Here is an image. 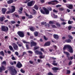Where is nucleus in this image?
Wrapping results in <instances>:
<instances>
[{
    "mask_svg": "<svg viewBox=\"0 0 75 75\" xmlns=\"http://www.w3.org/2000/svg\"><path fill=\"white\" fill-rule=\"evenodd\" d=\"M35 1L34 0H32L30 2H28L27 3V5L28 7H31L34 5Z\"/></svg>",
    "mask_w": 75,
    "mask_h": 75,
    "instance_id": "obj_5",
    "label": "nucleus"
},
{
    "mask_svg": "<svg viewBox=\"0 0 75 75\" xmlns=\"http://www.w3.org/2000/svg\"><path fill=\"white\" fill-rule=\"evenodd\" d=\"M51 59H53V60H55V59H57V58L54 57H51Z\"/></svg>",
    "mask_w": 75,
    "mask_h": 75,
    "instance_id": "obj_53",
    "label": "nucleus"
},
{
    "mask_svg": "<svg viewBox=\"0 0 75 75\" xmlns=\"http://www.w3.org/2000/svg\"><path fill=\"white\" fill-rule=\"evenodd\" d=\"M21 72L23 73V74L25 73V71H24V70H23L22 69H21Z\"/></svg>",
    "mask_w": 75,
    "mask_h": 75,
    "instance_id": "obj_36",
    "label": "nucleus"
},
{
    "mask_svg": "<svg viewBox=\"0 0 75 75\" xmlns=\"http://www.w3.org/2000/svg\"><path fill=\"white\" fill-rule=\"evenodd\" d=\"M56 25L57 27H61V25L59 23H56Z\"/></svg>",
    "mask_w": 75,
    "mask_h": 75,
    "instance_id": "obj_32",
    "label": "nucleus"
},
{
    "mask_svg": "<svg viewBox=\"0 0 75 75\" xmlns=\"http://www.w3.org/2000/svg\"><path fill=\"white\" fill-rule=\"evenodd\" d=\"M17 34L21 38H23L24 37V33L21 31H18L17 32Z\"/></svg>",
    "mask_w": 75,
    "mask_h": 75,
    "instance_id": "obj_7",
    "label": "nucleus"
},
{
    "mask_svg": "<svg viewBox=\"0 0 75 75\" xmlns=\"http://www.w3.org/2000/svg\"><path fill=\"white\" fill-rule=\"evenodd\" d=\"M14 2L13 0H9L7 1L8 4H10Z\"/></svg>",
    "mask_w": 75,
    "mask_h": 75,
    "instance_id": "obj_23",
    "label": "nucleus"
},
{
    "mask_svg": "<svg viewBox=\"0 0 75 75\" xmlns=\"http://www.w3.org/2000/svg\"><path fill=\"white\" fill-rule=\"evenodd\" d=\"M51 45V42L50 41L47 42V46H50Z\"/></svg>",
    "mask_w": 75,
    "mask_h": 75,
    "instance_id": "obj_38",
    "label": "nucleus"
},
{
    "mask_svg": "<svg viewBox=\"0 0 75 75\" xmlns=\"http://www.w3.org/2000/svg\"><path fill=\"white\" fill-rule=\"evenodd\" d=\"M40 50L41 51H42L43 52H44V49L42 48L40 49Z\"/></svg>",
    "mask_w": 75,
    "mask_h": 75,
    "instance_id": "obj_61",
    "label": "nucleus"
},
{
    "mask_svg": "<svg viewBox=\"0 0 75 75\" xmlns=\"http://www.w3.org/2000/svg\"><path fill=\"white\" fill-rule=\"evenodd\" d=\"M61 5H56V7L58 8V7H61Z\"/></svg>",
    "mask_w": 75,
    "mask_h": 75,
    "instance_id": "obj_60",
    "label": "nucleus"
},
{
    "mask_svg": "<svg viewBox=\"0 0 75 75\" xmlns=\"http://www.w3.org/2000/svg\"><path fill=\"white\" fill-rule=\"evenodd\" d=\"M18 11L20 14H22V13H23L22 11H20L19 10H18Z\"/></svg>",
    "mask_w": 75,
    "mask_h": 75,
    "instance_id": "obj_46",
    "label": "nucleus"
},
{
    "mask_svg": "<svg viewBox=\"0 0 75 75\" xmlns=\"http://www.w3.org/2000/svg\"><path fill=\"white\" fill-rule=\"evenodd\" d=\"M54 21H50L49 22V23L50 24H54Z\"/></svg>",
    "mask_w": 75,
    "mask_h": 75,
    "instance_id": "obj_31",
    "label": "nucleus"
},
{
    "mask_svg": "<svg viewBox=\"0 0 75 75\" xmlns=\"http://www.w3.org/2000/svg\"><path fill=\"white\" fill-rule=\"evenodd\" d=\"M71 74V71L67 70V74Z\"/></svg>",
    "mask_w": 75,
    "mask_h": 75,
    "instance_id": "obj_34",
    "label": "nucleus"
},
{
    "mask_svg": "<svg viewBox=\"0 0 75 75\" xmlns=\"http://www.w3.org/2000/svg\"><path fill=\"white\" fill-rule=\"evenodd\" d=\"M73 23V21H70L69 20L68 21V24H72V23Z\"/></svg>",
    "mask_w": 75,
    "mask_h": 75,
    "instance_id": "obj_35",
    "label": "nucleus"
},
{
    "mask_svg": "<svg viewBox=\"0 0 75 75\" xmlns=\"http://www.w3.org/2000/svg\"><path fill=\"white\" fill-rule=\"evenodd\" d=\"M34 8H35V9L36 10H38V6H37L36 4L34 5Z\"/></svg>",
    "mask_w": 75,
    "mask_h": 75,
    "instance_id": "obj_25",
    "label": "nucleus"
},
{
    "mask_svg": "<svg viewBox=\"0 0 75 75\" xmlns=\"http://www.w3.org/2000/svg\"><path fill=\"white\" fill-rule=\"evenodd\" d=\"M15 17L17 18H19V16H18V15H17V14H15Z\"/></svg>",
    "mask_w": 75,
    "mask_h": 75,
    "instance_id": "obj_62",
    "label": "nucleus"
},
{
    "mask_svg": "<svg viewBox=\"0 0 75 75\" xmlns=\"http://www.w3.org/2000/svg\"><path fill=\"white\" fill-rule=\"evenodd\" d=\"M68 37L69 38H70V39H71V40H72L73 39V38L72 37L71 35H68Z\"/></svg>",
    "mask_w": 75,
    "mask_h": 75,
    "instance_id": "obj_33",
    "label": "nucleus"
},
{
    "mask_svg": "<svg viewBox=\"0 0 75 75\" xmlns=\"http://www.w3.org/2000/svg\"><path fill=\"white\" fill-rule=\"evenodd\" d=\"M66 6L69 8V9H72L73 8V5L71 4L69 5V6H68V5H67Z\"/></svg>",
    "mask_w": 75,
    "mask_h": 75,
    "instance_id": "obj_19",
    "label": "nucleus"
},
{
    "mask_svg": "<svg viewBox=\"0 0 75 75\" xmlns=\"http://www.w3.org/2000/svg\"><path fill=\"white\" fill-rule=\"evenodd\" d=\"M58 1L55 0L54 1H52L50 2H49L47 3L48 4L50 5L51 4L52 5H55V4L54 3H56L57 4L58 3Z\"/></svg>",
    "mask_w": 75,
    "mask_h": 75,
    "instance_id": "obj_9",
    "label": "nucleus"
},
{
    "mask_svg": "<svg viewBox=\"0 0 75 75\" xmlns=\"http://www.w3.org/2000/svg\"><path fill=\"white\" fill-rule=\"evenodd\" d=\"M53 47L55 48L54 50H57V46H56L55 45H53Z\"/></svg>",
    "mask_w": 75,
    "mask_h": 75,
    "instance_id": "obj_42",
    "label": "nucleus"
},
{
    "mask_svg": "<svg viewBox=\"0 0 75 75\" xmlns=\"http://www.w3.org/2000/svg\"><path fill=\"white\" fill-rule=\"evenodd\" d=\"M56 62V61L54 60L53 62V65L54 66H57V63H55Z\"/></svg>",
    "mask_w": 75,
    "mask_h": 75,
    "instance_id": "obj_26",
    "label": "nucleus"
},
{
    "mask_svg": "<svg viewBox=\"0 0 75 75\" xmlns=\"http://www.w3.org/2000/svg\"><path fill=\"white\" fill-rule=\"evenodd\" d=\"M0 54L1 55H2V56H3L4 57V52L3 51H1L0 52Z\"/></svg>",
    "mask_w": 75,
    "mask_h": 75,
    "instance_id": "obj_29",
    "label": "nucleus"
},
{
    "mask_svg": "<svg viewBox=\"0 0 75 75\" xmlns=\"http://www.w3.org/2000/svg\"><path fill=\"white\" fill-rule=\"evenodd\" d=\"M1 65H4L6 66V65H7V64H6V61L3 62L1 64Z\"/></svg>",
    "mask_w": 75,
    "mask_h": 75,
    "instance_id": "obj_30",
    "label": "nucleus"
},
{
    "mask_svg": "<svg viewBox=\"0 0 75 75\" xmlns=\"http://www.w3.org/2000/svg\"><path fill=\"white\" fill-rule=\"evenodd\" d=\"M16 66L18 68H21L22 67L23 65H22V64H21L20 62H18L16 64Z\"/></svg>",
    "mask_w": 75,
    "mask_h": 75,
    "instance_id": "obj_13",
    "label": "nucleus"
},
{
    "mask_svg": "<svg viewBox=\"0 0 75 75\" xmlns=\"http://www.w3.org/2000/svg\"><path fill=\"white\" fill-rule=\"evenodd\" d=\"M67 49V51H68L70 53L72 54L74 52V51H73V49L72 47L70 45H65L63 48V51H65L66 49Z\"/></svg>",
    "mask_w": 75,
    "mask_h": 75,
    "instance_id": "obj_1",
    "label": "nucleus"
},
{
    "mask_svg": "<svg viewBox=\"0 0 75 75\" xmlns=\"http://www.w3.org/2000/svg\"><path fill=\"white\" fill-rule=\"evenodd\" d=\"M26 54V52H23V54L21 56L22 57H23L24 55H25Z\"/></svg>",
    "mask_w": 75,
    "mask_h": 75,
    "instance_id": "obj_47",
    "label": "nucleus"
},
{
    "mask_svg": "<svg viewBox=\"0 0 75 75\" xmlns=\"http://www.w3.org/2000/svg\"><path fill=\"white\" fill-rule=\"evenodd\" d=\"M53 12L54 13H57V12H58V11H57L55 10V9H53Z\"/></svg>",
    "mask_w": 75,
    "mask_h": 75,
    "instance_id": "obj_59",
    "label": "nucleus"
},
{
    "mask_svg": "<svg viewBox=\"0 0 75 75\" xmlns=\"http://www.w3.org/2000/svg\"><path fill=\"white\" fill-rule=\"evenodd\" d=\"M1 30L2 31L7 32L8 31V28L7 26L6 27L5 26H2L1 27Z\"/></svg>",
    "mask_w": 75,
    "mask_h": 75,
    "instance_id": "obj_8",
    "label": "nucleus"
},
{
    "mask_svg": "<svg viewBox=\"0 0 75 75\" xmlns=\"http://www.w3.org/2000/svg\"><path fill=\"white\" fill-rule=\"evenodd\" d=\"M42 8L45 11L42 9H41L40 10V12L41 13L43 14H47V9L45 7H43Z\"/></svg>",
    "mask_w": 75,
    "mask_h": 75,
    "instance_id": "obj_6",
    "label": "nucleus"
},
{
    "mask_svg": "<svg viewBox=\"0 0 75 75\" xmlns=\"http://www.w3.org/2000/svg\"><path fill=\"white\" fill-rule=\"evenodd\" d=\"M51 26L52 27V28H55V27H56V26H55V25H51Z\"/></svg>",
    "mask_w": 75,
    "mask_h": 75,
    "instance_id": "obj_58",
    "label": "nucleus"
},
{
    "mask_svg": "<svg viewBox=\"0 0 75 75\" xmlns=\"http://www.w3.org/2000/svg\"><path fill=\"white\" fill-rule=\"evenodd\" d=\"M34 34L35 37H37L38 35V32L35 31L34 32Z\"/></svg>",
    "mask_w": 75,
    "mask_h": 75,
    "instance_id": "obj_27",
    "label": "nucleus"
},
{
    "mask_svg": "<svg viewBox=\"0 0 75 75\" xmlns=\"http://www.w3.org/2000/svg\"><path fill=\"white\" fill-rule=\"evenodd\" d=\"M11 59H12V60H16V58H15V57H14V56H13L12 57Z\"/></svg>",
    "mask_w": 75,
    "mask_h": 75,
    "instance_id": "obj_51",
    "label": "nucleus"
},
{
    "mask_svg": "<svg viewBox=\"0 0 75 75\" xmlns=\"http://www.w3.org/2000/svg\"><path fill=\"white\" fill-rule=\"evenodd\" d=\"M11 24H16V21H11Z\"/></svg>",
    "mask_w": 75,
    "mask_h": 75,
    "instance_id": "obj_40",
    "label": "nucleus"
},
{
    "mask_svg": "<svg viewBox=\"0 0 75 75\" xmlns=\"http://www.w3.org/2000/svg\"><path fill=\"white\" fill-rule=\"evenodd\" d=\"M11 7L13 8L11 10L10 9L9 11H8L6 12V14H10V13H13L15 11V10H16V8L14 6H11Z\"/></svg>",
    "mask_w": 75,
    "mask_h": 75,
    "instance_id": "obj_4",
    "label": "nucleus"
},
{
    "mask_svg": "<svg viewBox=\"0 0 75 75\" xmlns=\"http://www.w3.org/2000/svg\"><path fill=\"white\" fill-rule=\"evenodd\" d=\"M9 69L12 75H15V74H17V71L15 69H13L12 67H9Z\"/></svg>",
    "mask_w": 75,
    "mask_h": 75,
    "instance_id": "obj_2",
    "label": "nucleus"
},
{
    "mask_svg": "<svg viewBox=\"0 0 75 75\" xmlns=\"http://www.w3.org/2000/svg\"><path fill=\"white\" fill-rule=\"evenodd\" d=\"M29 62L30 64H33V61L30 60Z\"/></svg>",
    "mask_w": 75,
    "mask_h": 75,
    "instance_id": "obj_57",
    "label": "nucleus"
},
{
    "mask_svg": "<svg viewBox=\"0 0 75 75\" xmlns=\"http://www.w3.org/2000/svg\"><path fill=\"white\" fill-rule=\"evenodd\" d=\"M64 54H65L67 55V57L68 58V60H72V59H74V57L73 56L72 57H69L70 56V54H69V53L68 52H66L65 51H64L63 52Z\"/></svg>",
    "mask_w": 75,
    "mask_h": 75,
    "instance_id": "obj_3",
    "label": "nucleus"
},
{
    "mask_svg": "<svg viewBox=\"0 0 75 75\" xmlns=\"http://www.w3.org/2000/svg\"><path fill=\"white\" fill-rule=\"evenodd\" d=\"M44 46L45 47L46 46H47V42H46L44 45Z\"/></svg>",
    "mask_w": 75,
    "mask_h": 75,
    "instance_id": "obj_64",
    "label": "nucleus"
},
{
    "mask_svg": "<svg viewBox=\"0 0 75 75\" xmlns=\"http://www.w3.org/2000/svg\"><path fill=\"white\" fill-rule=\"evenodd\" d=\"M9 50H10L11 51H12V52H14V50L13 49V48L11 46L9 45Z\"/></svg>",
    "mask_w": 75,
    "mask_h": 75,
    "instance_id": "obj_20",
    "label": "nucleus"
},
{
    "mask_svg": "<svg viewBox=\"0 0 75 75\" xmlns=\"http://www.w3.org/2000/svg\"><path fill=\"white\" fill-rule=\"evenodd\" d=\"M65 41L67 42H68V43L71 42V39H69L68 40H65Z\"/></svg>",
    "mask_w": 75,
    "mask_h": 75,
    "instance_id": "obj_28",
    "label": "nucleus"
},
{
    "mask_svg": "<svg viewBox=\"0 0 75 75\" xmlns=\"http://www.w3.org/2000/svg\"><path fill=\"white\" fill-rule=\"evenodd\" d=\"M29 30H30L31 31H34V30H35V28L33 27V26H32L29 28Z\"/></svg>",
    "mask_w": 75,
    "mask_h": 75,
    "instance_id": "obj_24",
    "label": "nucleus"
},
{
    "mask_svg": "<svg viewBox=\"0 0 75 75\" xmlns=\"http://www.w3.org/2000/svg\"><path fill=\"white\" fill-rule=\"evenodd\" d=\"M49 11H52V8L51 7H50V8H47V14H49V13H50Z\"/></svg>",
    "mask_w": 75,
    "mask_h": 75,
    "instance_id": "obj_22",
    "label": "nucleus"
},
{
    "mask_svg": "<svg viewBox=\"0 0 75 75\" xmlns=\"http://www.w3.org/2000/svg\"><path fill=\"white\" fill-rule=\"evenodd\" d=\"M23 43H25L26 44H30V42H27L25 40H23Z\"/></svg>",
    "mask_w": 75,
    "mask_h": 75,
    "instance_id": "obj_39",
    "label": "nucleus"
},
{
    "mask_svg": "<svg viewBox=\"0 0 75 75\" xmlns=\"http://www.w3.org/2000/svg\"><path fill=\"white\" fill-rule=\"evenodd\" d=\"M17 44L19 47H22V46H23V43H20L18 42H17Z\"/></svg>",
    "mask_w": 75,
    "mask_h": 75,
    "instance_id": "obj_21",
    "label": "nucleus"
},
{
    "mask_svg": "<svg viewBox=\"0 0 75 75\" xmlns=\"http://www.w3.org/2000/svg\"><path fill=\"white\" fill-rule=\"evenodd\" d=\"M48 75H54L51 72H49L48 73Z\"/></svg>",
    "mask_w": 75,
    "mask_h": 75,
    "instance_id": "obj_50",
    "label": "nucleus"
},
{
    "mask_svg": "<svg viewBox=\"0 0 75 75\" xmlns=\"http://www.w3.org/2000/svg\"><path fill=\"white\" fill-rule=\"evenodd\" d=\"M33 14H36V13H37V11H35V9H33Z\"/></svg>",
    "mask_w": 75,
    "mask_h": 75,
    "instance_id": "obj_37",
    "label": "nucleus"
},
{
    "mask_svg": "<svg viewBox=\"0 0 75 75\" xmlns=\"http://www.w3.org/2000/svg\"><path fill=\"white\" fill-rule=\"evenodd\" d=\"M19 10H20V11H22L23 10V7H21L19 9Z\"/></svg>",
    "mask_w": 75,
    "mask_h": 75,
    "instance_id": "obj_55",
    "label": "nucleus"
},
{
    "mask_svg": "<svg viewBox=\"0 0 75 75\" xmlns=\"http://www.w3.org/2000/svg\"><path fill=\"white\" fill-rule=\"evenodd\" d=\"M28 53H29V54H33V52L30 50H29L28 51Z\"/></svg>",
    "mask_w": 75,
    "mask_h": 75,
    "instance_id": "obj_52",
    "label": "nucleus"
},
{
    "mask_svg": "<svg viewBox=\"0 0 75 75\" xmlns=\"http://www.w3.org/2000/svg\"><path fill=\"white\" fill-rule=\"evenodd\" d=\"M15 54L17 56H18V55H19V54H18V53L17 52H15Z\"/></svg>",
    "mask_w": 75,
    "mask_h": 75,
    "instance_id": "obj_44",
    "label": "nucleus"
},
{
    "mask_svg": "<svg viewBox=\"0 0 75 75\" xmlns=\"http://www.w3.org/2000/svg\"><path fill=\"white\" fill-rule=\"evenodd\" d=\"M37 43L34 42L33 40H30V46L31 47H33V46L35 47L37 45Z\"/></svg>",
    "mask_w": 75,
    "mask_h": 75,
    "instance_id": "obj_10",
    "label": "nucleus"
},
{
    "mask_svg": "<svg viewBox=\"0 0 75 75\" xmlns=\"http://www.w3.org/2000/svg\"><path fill=\"white\" fill-rule=\"evenodd\" d=\"M52 69L53 70V71H54V73H56L57 72V71L59 69L57 67H54L53 68H52Z\"/></svg>",
    "mask_w": 75,
    "mask_h": 75,
    "instance_id": "obj_16",
    "label": "nucleus"
},
{
    "mask_svg": "<svg viewBox=\"0 0 75 75\" xmlns=\"http://www.w3.org/2000/svg\"><path fill=\"white\" fill-rule=\"evenodd\" d=\"M35 53L37 54V55H42V53L41 51H39L38 50H36L35 51Z\"/></svg>",
    "mask_w": 75,
    "mask_h": 75,
    "instance_id": "obj_17",
    "label": "nucleus"
},
{
    "mask_svg": "<svg viewBox=\"0 0 75 75\" xmlns=\"http://www.w3.org/2000/svg\"><path fill=\"white\" fill-rule=\"evenodd\" d=\"M26 47L27 48V50H28V49H29V47H28V45H26Z\"/></svg>",
    "mask_w": 75,
    "mask_h": 75,
    "instance_id": "obj_56",
    "label": "nucleus"
},
{
    "mask_svg": "<svg viewBox=\"0 0 75 75\" xmlns=\"http://www.w3.org/2000/svg\"><path fill=\"white\" fill-rule=\"evenodd\" d=\"M6 19V17H4V16H2V17H0V21L1 22H3L4 21V20Z\"/></svg>",
    "mask_w": 75,
    "mask_h": 75,
    "instance_id": "obj_14",
    "label": "nucleus"
},
{
    "mask_svg": "<svg viewBox=\"0 0 75 75\" xmlns=\"http://www.w3.org/2000/svg\"><path fill=\"white\" fill-rule=\"evenodd\" d=\"M53 37L54 38L56 39V40H58V39L59 38V36H58V35L54 34L53 35Z\"/></svg>",
    "mask_w": 75,
    "mask_h": 75,
    "instance_id": "obj_18",
    "label": "nucleus"
},
{
    "mask_svg": "<svg viewBox=\"0 0 75 75\" xmlns=\"http://www.w3.org/2000/svg\"><path fill=\"white\" fill-rule=\"evenodd\" d=\"M71 64H72V62L71 61H70L69 63V65H71Z\"/></svg>",
    "mask_w": 75,
    "mask_h": 75,
    "instance_id": "obj_48",
    "label": "nucleus"
},
{
    "mask_svg": "<svg viewBox=\"0 0 75 75\" xmlns=\"http://www.w3.org/2000/svg\"><path fill=\"white\" fill-rule=\"evenodd\" d=\"M47 23L46 22H43L41 23V25H44V24H46Z\"/></svg>",
    "mask_w": 75,
    "mask_h": 75,
    "instance_id": "obj_49",
    "label": "nucleus"
},
{
    "mask_svg": "<svg viewBox=\"0 0 75 75\" xmlns=\"http://www.w3.org/2000/svg\"><path fill=\"white\" fill-rule=\"evenodd\" d=\"M7 11V9L6 8H2L1 10V11L3 14H6V12Z\"/></svg>",
    "mask_w": 75,
    "mask_h": 75,
    "instance_id": "obj_15",
    "label": "nucleus"
},
{
    "mask_svg": "<svg viewBox=\"0 0 75 75\" xmlns=\"http://www.w3.org/2000/svg\"><path fill=\"white\" fill-rule=\"evenodd\" d=\"M39 48V47H35L34 48V50H37V49H38Z\"/></svg>",
    "mask_w": 75,
    "mask_h": 75,
    "instance_id": "obj_45",
    "label": "nucleus"
},
{
    "mask_svg": "<svg viewBox=\"0 0 75 75\" xmlns=\"http://www.w3.org/2000/svg\"><path fill=\"white\" fill-rule=\"evenodd\" d=\"M69 30H71V28H72V26L70 25L68 27Z\"/></svg>",
    "mask_w": 75,
    "mask_h": 75,
    "instance_id": "obj_41",
    "label": "nucleus"
},
{
    "mask_svg": "<svg viewBox=\"0 0 75 75\" xmlns=\"http://www.w3.org/2000/svg\"><path fill=\"white\" fill-rule=\"evenodd\" d=\"M53 15L54 16V18H57V15H55V14L54 13L53 14Z\"/></svg>",
    "mask_w": 75,
    "mask_h": 75,
    "instance_id": "obj_63",
    "label": "nucleus"
},
{
    "mask_svg": "<svg viewBox=\"0 0 75 75\" xmlns=\"http://www.w3.org/2000/svg\"><path fill=\"white\" fill-rule=\"evenodd\" d=\"M12 45L14 50L18 51V47L17 46V45L14 43H13Z\"/></svg>",
    "mask_w": 75,
    "mask_h": 75,
    "instance_id": "obj_11",
    "label": "nucleus"
},
{
    "mask_svg": "<svg viewBox=\"0 0 75 75\" xmlns=\"http://www.w3.org/2000/svg\"><path fill=\"white\" fill-rule=\"evenodd\" d=\"M59 10L60 11H63L64 10V8H59Z\"/></svg>",
    "mask_w": 75,
    "mask_h": 75,
    "instance_id": "obj_54",
    "label": "nucleus"
},
{
    "mask_svg": "<svg viewBox=\"0 0 75 75\" xmlns=\"http://www.w3.org/2000/svg\"><path fill=\"white\" fill-rule=\"evenodd\" d=\"M6 69V67L2 65L1 67H0V72H3V71H5Z\"/></svg>",
    "mask_w": 75,
    "mask_h": 75,
    "instance_id": "obj_12",
    "label": "nucleus"
},
{
    "mask_svg": "<svg viewBox=\"0 0 75 75\" xmlns=\"http://www.w3.org/2000/svg\"><path fill=\"white\" fill-rule=\"evenodd\" d=\"M33 18V16L31 15H30L29 16L28 18Z\"/></svg>",
    "mask_w": 75,
    "mask_h": 75,
    "instance_id": "obj_43",
    "label": "nucleus"
}]
</instances>
